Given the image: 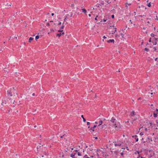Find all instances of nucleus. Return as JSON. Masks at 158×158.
Listing matches in <instances>:
<instances>
[{
	"mask_svg": "<svg viewBox=\"0 0 158 158\" xmlns=\"http://www.w3.org/2000/svg\"><path fill=\"white\" fill-rule=\"evenodd\" d=\"M116 119L114 117H112L110 120V124L112 125V127L114 128L116 130H118L121 127V126L119 123L116 122Z\"/></svg>",
	"mask_w": 158,
	"mask_h": 158,
	"instance_id": "1",
	"label": "nucleus"
},
{
	"mask_svg": "<svg viewBox=\"0 0 158 158\" xmlns=\"http://www.w3.org/2000/svg\"><path fill=\"white\" fill-rule=\"evenodd\" d=\"M130 118L131 120L130 122L133 124L134 121H136L138 119V117L136 115V114L134 111L132 112L130 114Z\"/></svg>",
	"mask_w": 158,
	"mask_h": 158,
	"instance_id": "2",
	"label": "nucleus"
},
{
	"mask_svg": "<svg viewBox=\"0 0 158 158\" xmlns=\"http://www.w3.org/2000/svg\"><path fill=\"white\" fill-rule=\"evenodd\" d=\"M17 91L14 88H13L11 89L10 91L9 90L7 91V94L10 96H15V94H17Z\"/></svg>",
	"mask_w": 158,
	"mask_h": 158,
	"instance_id": "3",
	"label": "nucleus"
},
{
	"mask_svg": "<svg viewBox=\"0 0 158 158\" xmlns=\"http://www.w3.org/2000/svg\"><path fill=\"white\" fill-rule=\"evenodd\" d=\"M113 143H114V145L115 147L120 146L122 144L121 142L118 140L117 141L114 142Z\"/></svg>",
	"mask_w": 158,
	"mask_h": 158,
	"instance_id": "4",
	"label": "nucleus"
},
{
	"mask_svg": "<svg viewBox=\"0 0 158 158\" xmlns=\"http://www.w3.org/2000/svg\"><path fill=\"white\" fill-rule=\"evenodd\" d=\"M77 153L76 152H73L71 154V157L73 158H77Z\"/></svg>",
	"mask_w": 158,
	"mask_h": 158,
	"instance_id": "5",
	"label": "nucleus"
},
{
	"mask_svg": "<svg viewBox=\"0 0 158 158\" xmlns=\"http://www.w3.org/2000/svg\"><path fill=\"white\" fill-rule=\"evenodd\" d=\"M158 40V38H154L152 40V42L153 44V45H156L157 44V40Z\"/></svg>",
	"mask_w": 158,
	"mask_h": 158,
	"instance_id": "6",
	"label": "nucleus"
},
{
	"mask_svg": "<svg viewBox=\"0 0 158 158\" xmlns=\"http://www.w3.org/2000/svg\"><path fill=\"white\" fill-rule=\"evenodd\" d=\"M147 124V125H148V127L149 128L150 127L152 128V123H150V122H146Z\"/></svg>",
	"mask_w": 158,
	"mask_h": 158,
	"instance_id": "7",
	"label": "nucleus"
},
{
	"mask_svg": "<svg viewBox=\"0 0 158 158\" xmlns=\"http://www.w3.org/2000/svg\"><path fill=\"white\" fill-rule=\"evenodd\" d=\"M133 138L135 139L136 140V142H137L138 141V138H137V135H135L132 136Z\"/></svg>",
	"mask_w": 158,
	"mask_h": 158,
	"instance_id": "8",
	"label": "nucleus"
},
{
	"mask_svg": "<svg viewBox=\"0 0 158 158\" xmlns=\"http://www.w3.org/2000/svg\"><path fill=\"white\" fill-rule=\"evenodd\" d=\"M99 124L98 125V127H99L100 125L102 124V120H100L98 122Z\"/></svg>",
	"mask_w": 158,
	"mask_h": 158,
	"instance_id": "9",
	"label": "nucleus"
},
{
	"mask_svg": "<svg viewBox=\"0 0 158 158\" xmlns=\"http://www.w3.org/2000/svg\"><path fill=\"white\" fill-rule=\"evenodd\" d=\"M41 146H43V145L41 144H40L37 147V148L38 149V151H39L40 150V148L41 147Z\"/></svg>",
	"mask_w": 158,
	"mask_h": 158,
	"instance_id": "10",
	"label": "nucleus"
},
{
	"mask_svg": "<svg viewBox=\"0 0 158 158\" xmlns=\"http://www.w3.org/2000/svg\"><path fill=\"white\" fill-rule=\"evenodd\" d=\"M108 43L112 42L114 43V40L113 39H110L107 41Z\"/></svg>",
	"mask_w": 158,
	"mask_h": 158,
	"instance_id": "11",
	"label": "nucleus"
},
{
	"mask_svg": "<svg viewBox=\"0 0 158 158\" xmlns=\"http://www.w3.org/2000/svg\"><path fill=\"white\" fill-rule=\"evenodd\" d=\"M148 2V0L147 1V2ZM146 5L147 6H148V7H150L151 6V3H150V2H149V3H148L147 4H146Z\"/></svg>",
	"mask_w": 158,
	"mask_h": 158,
	"instance_id": "12",
	"label": "nucleus"
},
{
	"mask_svg": "<svg viewBox=\"0 0 158 158\" xmlns=\"http://www.w3.org/2000/svg\"><path fill=\"white\" fill-rule=\"evenodd\" d=\"M64 34V32H63L62 33H60L57 34L56 36L60 37L62 35V34Z\"/></svg>",
	"mask_w": 158,
	"mask_h": 158,
	"instance_id": "13",
	"label": "nucleus"
},
{
	"mask_svg": "<svg viewBox=\"0 0 158 158\" xmlns=\"http://www.w3.org/2000/svg\"><path fill=\"white\" fill-rule=\"evenodd\" d=\"M153 49L154 50V51H156L157 49H158V46L156 47H153Z\"/></svg>",
	"mask_w": 158,
	"mask_h": 158,
	"instance_id": "14",
	"label": "nucleus"
},
{
	"mask_svg": "<svg viewBox=\"0 0 158 158\" xmlns=\"http://www.w3.org/2000/svg\"><path fill=\"white\" fill-rule=\"evenodd\" d=\"M81 10L82 11V12L84 13L85 14H86V10L85 9H81Z\"/></svg>",
	"mask_w": 158,
	"mask_h": 158,
	"instance_id": "15",
	"label": "nucleus"
},
{
	"mask_svg": "<svg viewBox=\"0 0 158 158\" xmlns=\"http://www.w3.org/2000/svg\"><path fill=\"white\" fill-rule=\"evenodd\" d=\"M33 38H32V37H31L29 38V42H31V41L33 40Z\"/></svg>",
	"mask_w": 158,
	"mask_h": 158,
	"instance_id": "16",
	"label": "nucleus"
},
{
	"mask_svg": "<svg viewBox=\"0 0 158 158\" xmlns=\"http://www.w3.org/2000/svg\"><path fill=\"white\" fill-rule=\"evenodd\" d=\"M81 117L83 118V121L84 122H86V120H85V118L84 117L83 115H81Z\"/></svg>",
	"mask_w": 158,
	"mask_h": 158,
	"instance_id": "17",
	"label": "nucleus"
},
{
	"mask_svg": "<svg viewBox=\"0 0 158 158\" xmlns=\"http://www.w3.org/2000/svg\"><path fill=\"white\" fill-rule=\"evenodd\" d=\"M114 29L115 30V31H112V34H114L115 32L116 31V28H114Z\"/></svg>",
	"mask_w": 158,
	"mask_h": 158,
	"instance_id": "18",
	"label": "nucleus"
},
{
	"mask_svg": "<svg viewBox=\"0 0 158 158\" xmlns=\"http://www.w3.org/2000/svg\"><path fill=\"white\" fill-rule=\"evenodd\" d=\"M81 156V153L80 152H78L77 153V156Z\"/></svg>",
	"mask_w": 158,
	"mask_h": 158,
	"instance_id": "19",
	"label": "nucleus"
},
{
	"mask_svg": "<svg viewBox=\"0 0 158 158\" xmlns=\"http://www.w3.org/2000/svg\"><path fill=\"white\" fill-rule=\"evenodd\" d=\"M65 136H66L65 135H63L62 136H60V137L61 138H63V137H64V139H66Z\"/></svg>",
	"mask_w": 158,
	"mask_h": 158,
	"instance_id": "20",
	"label": "nucleus"
},
{
	"mask_svg": "<svg viewBox=\"0 0 158 158\" xmlns=\"http://www.w3.org/2000/svg\"><path fill=\"white\" fill-rule=\"evenodd\" d=\"M39 38V36L38 35H37L35 36V39L36 40Z\"/></svg>",
	"mask_w": 158,
	"mask_h": 158,
	"instance_id": "21",
	"label": "nucleus"
},
{
	"mask_svg": "<svg viewBox=\"0 0 158 158\" xmlns=\"http://www.w3.org/2000/svg\"><path fill=\"white\" fill-rule=\"evenodd\" d=\"M157 114H156L155 113H154L153 114V116L154 117L156 118L157 117Z\"/></svg>",
	"mask_w": 158,
	"mask_h": 158,
	"instance_id": "22",
	"label": "nucleus"
},
{
	"mask_svg": "<svg viewBox=\"0 0 158 158\" xmlns=\"http://www.w3.org/2000/svg\"><path fill=\"white\" fill-rule=\"evenodd\" d=\"M106 127V125L105 124L102 125V128H105Z\"/></svg>",
	"mask_w": 158,
	"mask_h": 158,
	"instance_id": "23",
	"label": "nucleus"
},
{
	"mask_svg": "<svg viewBox=\"0 0 158 158\" xmlns=\"http://www.w3.org/2000/svg\"><path fill=\"white\" fill-rule=\"evenodd\" d=\"M68 14L66 16H65V18L64 19V21H65L66 19L68 17Z\"/></svg>",
	"mask_w": 158,
	"mask_h": 158,
	"instance_id": "24",
	"label": "nucleus"
},
{
	"mask_svg": "<svg viewBox=\"0 0 158 158\" xmlns=\"http://www.w3.org/2000/svg\"><path fill=\"white\" fill-rule=\"evenodd\" d=\"M144 50L147 51H149V49L147 48H145L144 49Z\"/></svg>",
	"mask_w": 158,
	"mask_h": 158,
	"instance_id": "25",
	"label": "nucleus"
},
{
	"mask_svg": "<svg viewBox=\"0 0 158 158\" xmlns=\"http://www.w3.org/2000/svg\"><path fill=\"white\" fill-rule=\"evenodd\" d=\"M88 157H89L87 156L86 155H85L84 156V158H88Z\"/></svg>",
	"mask_w": 158,
	"mask_h": 158,
	"instance_id": "26",
	"label": "nucleus"
},
{
	"mask_svg": "<svg viewBox=\"0 0 158 158\" xmlns=\"http://www.w3.org/2000/svg\"><path fill=\"white\" fill-rule=\"evenodd\" d=\"M151 36L152 37H154V34L153 33H152L151 34Z\"/></svg>",
	"mask_w": 158,
	"mask_h": 158,
	"instance_id": "27",
	"label": "nucleus"
},
{
	"mask_svg": "<svg viewBox=\"0 0 158 158\" xmlns=\"http://www.w3.org/2000/svg\"><path fill=\"white\" fill-rule=\"evenodd\" d=\"M94 128H93V127H91V128H90V130H91V131H94Z\"/></svg>",
	"mask_w": 158,
	"mask_h": 158,
	"instance_id": "28",
	"label": "nucleus"
},
{
	"mask_svg": "<svg viewBox=\"0 0 158 158\" xmlns=\"http://www.w3.org/2000/svg\"><path fill=\"white\" fill-rule=\"evenodd\" d=\"M156 123H157V126L158 127V120H156Z\"/></svg>",
	"mask_w": 158,
	"mask_h": 158,
	"instance_id": "29",
	"label": "nucleus"
},
{
	"mask_svg": "<svg viewBox=\"0 0 158 158\" xmlns=\"http://www.w3.org/2000/svg\"><path fill=\"white\" fill-rule=\"evenodd\" d=\"M140 135H143V132H141L139 134Z\"/></svg>",
	"mask_w": 158,
	"mask_h": 158,
	"instance_id": "30",
	"label": "nucleus"
},
{
	"mask_svg": "<svg viewBox=\"0 0 158 158\" xmlns=\"http://www.w3.org/2000/svg\"><path fill=\"white\" fill-rule=\"evenodd\" d=\"M60 28L61 29H63L64 28V26L63 25H62L61 26Z\"/></svg>",
	"mask_w": 158,
	"mask_h": 158,
	"instance_id": "31",
	"label": "nucleus"
},
{
	"mask_svg": "<svg viewBox=\"0 0 158 158\" xmlns=\"http://www.w3.org/2000/svg\"><path fill=\"white\" fill-rule=\"evenodd\" d=\"M96 6L97 7H99V4H97L96 5Z\"/></svg>",
	"mask_w": 158,
	"mask_h": 158,
	"instance_id": "32",
	"label": "nucleus"
},
{
	"mask_svg": "<svg viewBox=\"0 0 158 158\" xmlns=\"http://www.w3.org/2000/svg\"><path fill=\"white\" fill-rule=\"evenodd\" d=\"M73 152H77L78 151L77 150H75Z\"/></svg>",
	"mask_w": 158,
	"mask_h": 158,
	"instance_id": "33",
	"label": "nucleus"
},
{
	"mask_svg": "<svg viewBox=\"0 0 158 158\" xmlns=\"http://www.w3.org/2000/svg\"><path fill=\"white\" fill-rule=\"evenodd\" d=\"M58 31L59 32H62L63 31V30H59Z\"/></svg>",
	"mask_w": 158,
	"mask_h": 158,
	"instance_id": "34",
	"label": "nucleus"
},
{
	"mask_svg": "<svg viewBox=\"0 0 158 158\" xmlns=\"http://www.w3.org/2000/svg\"><path fill=\"white\" fill-rule=\"evenodd\" d=\"M107 2L108 3V4H109L111 2H110V1L109 0H108Z\"/></svg>",
	"mask_w": 158,
	"mask_h": 158,
	"instance_id": "35",
	"label": "nucleus"
},
{
	"mask_svg": "<svg viewBox=\"0 0 158 158\" xmlns=\"http://www.w3.org/2000/svg\"><path fill=\"white\" fill-rule=\"evenodd\" d=\"M143 17L144 18L146 16V14H145V15H143Z\"/></svg>",
	"mask_w": 158,
	"mask_h": 158,
	"instance_id": "36",
	"label": "nucleus"
},
{
	"mask_svg": "<svg viewBox=\"0 0 158 158\" xmlns=\"http://www.w3.org/2000/svg\"><path fill=\"white\" fill-rule=\"evenodd\" d=\"M111 17L112 19H114V15H111Z\"/></svg>",
	"mask_w": 158,
	"mask_h": 158,
	"instance_id": "37",
	"label": "nucleus"
},
{
	"mask_svg": "<svg viewBox=\"0 0 158 158\" xmlns=\"http://www.w3.org/2000/svg\"><path fill=\"white\" fill-rule=\"evenodd\" d=\"M6 104V102L4 103V102H2V105H3V104Z\"/></svg>",
	"mask_w": 158,
	"mask_h": 158,
	"instance_id": "38",
	"label": "nucleus"
},
{
	"mask_svg": "<svg viewBox=\"0 0 158 158\" xmlns=\"http://www.w3.org/2000/svg\"><path fill=\"white\" fill-rule=\"evenodd\" d=\"M106 20H107V19H104L103 20V21L104 22H106Z\"/></svg>",
	"mask_w": 158,
	"mask_h": 158,
	"instance_id": "39",
	"label": "nucleus"
},
{
	"mask_svg": "<svg viewBox=\"0 0 158 158\" xmlns=\"http://www.w3.org/2000/svg\"><path fill=\"white\" fill-rule=\"evenodd\" d=\"M87 125H89L90 124V123L89 122H87Z\"/></svg>",
	"mask_w": 158,
	"mask_h": 158,
	"instance_id": "40",
	"label": "nucleus"
},
{
	"mask_svg": "<svg viewBox=\"0 0 158 158\" xmlns=\"http://www.w3.org/2000/svg\"><path fill=\"white\" fill-rule=\"evenodd\" d=\"M97 125H94V127H93V128H94V129L96 127H97Z\"/></svg>",
	"mask_w": 158,
	"mask_h": 158,
	"instance_id": "41",
	"label": "nucleus"
},
{
	"mask_svg": "<svg viewBox=\"0 0 158 158\" xmlns=\"http://www.w3.org/2000/svg\"><path fill=\"white\" fill-rule=\"evenodd\" d=\"M120 154L122 156L123 155V152L121 153Z\"/></svg>",
	"mask_w": 158,
	"mask_h": 158,
	"instance_id": "42",
	"label": "nucleus"
},
{
	"mask_svg": "<svg viewBox=\"0 0 158 158\" xmlns=\"http://www.w3.org/2000/svg\"><path fill=\"white\" fill-rule=\"evenodd\" d=\"M121 36H122V37H123L124 35L122 33H121Z\"/></svg>",
	"mask_w": 158,
	"mask_h": 158,
	"instance_id": "43",
	"label": "nucleus"
},
{
	"mask_svg": "<svg viewBox=\"0 0 158 158\" xmlns=\"http://www.w3.org/2000/svg\"><path fill=\"white\" fill-rule=\"evenodd\" d=\"M61 24V22H59V23H58V25H60Z\"/></svg>",
	"mask_w": 158,
	"mask_h": 158,
	"instance_id": "44",
	"label": "nucleus"
},
{
	"mask_svg": "<svg viewBox=\"0 0 158 158\" xmlns=\"http://www.w3.org/2000/svg\"><path fill=\"white\" fill-rule=\"evenodd\" d=\"M145 130L146 131H148V129L147 128H145Z\"/></svg>",
	"mask_w": 158,
	"mask_h": 158,
	"instance_id": "45",
	"label": "nucleus"
},
{
	"mask_svg": "<svg viewBox=\"0 0 158 158\" xmlns=\"http://www.w3.org/2000/svg\"><path fill=\"white\" fill-rule=\"evenodd\" d=\"M98 17V15L96 16V17L95 19V20H97V17Z\"/></svg>",
	"mask_w": 158,
	"mask_h": 158,
	"instance_id": "46",
	"label": "nucleus"
},
{
	"mask_svg": "<svg viewBox=\"0 0 158 158\" xmlns=\"http://www.w3.org/2000/svg\"><path fill=\"white\" fill-rule=\"evenodd\" d=\"M104 39L106 38V37L105 36H104L103 37Z\"/></svg>",
	"mask_w": 158,
	"mask_h": 158,
	"instance_id": "47",
	"label": "nucleus"
},
{
	"mask_svg": "<svg viewBox=\"0 0 158 158\" xmlns=\"http://www.w3.org/2000/svg\"><path fill=\"white\" fill-rule=\"evenodd\" d=\"M126 4H128V6H130L131 5V3H129V4H128L127 3H126Z\"/></svg>",
	"mask_w": 158,
	"mask_h": 158,
	"instance_id": "48",
	"label": "nucleus"
},
{
	"mask_svg": "<svg viewBox=\"0 0 158 158\" xmlns=\"http://www.w3.org/2000/svg\"><path fill=\"white\" fill-rule=\"evenodd\" d=\"M94 157L93 156H90V157L91 158H93Z\"/></svg>",
	"mask_w": 158,
	"mask_h": 158,
	"instance_id": "49",
	"label": "nucleus"
},
{
	"mask_svg": "<svg viewBox=\"0 0 158 158\" xmlns=\"http://www.w3.org/2000/svg\"><path fill=\"white\" fill-rule=\"evenodd\" d=\"M157 58H156L155 59V61H157Z\"/></svg>",
	"mask_w": 158,
	"mask_h": 158,
	"instance_id": "50",
	"label": "nucleus"
},
{
	"mask_svg": "<svg viewBox=\"0 0 158 158\" xmlns=\"http://www.w3.org/2000/svg\"><path fill=\"white\" fill-rule=\"evenodd\" d=\"M95 123L96 124H97L98 123V122H95Z\"/></svg>",
	"mask_w": 158,
	"mask_h": 158,
	"instance_id": "51",
	"label": "nucleus"
},
{
	"mask_svg": "<svg viewBox=\"0 0 158 158\" xmlns=\"http://www.w3.org/2000/svg\"><path fill=\"white\" fill-rule=\"evenodd\" d=\"M129 21H130V22H131V24H132V22H131V20H129Z\"/></svg>",
	"mask_w": 158,
	"mask_h": 158,
	"instance_id": "52",
	"label": "nucleus"
},
{
	"mask_svg": "<svg viewBox=\"0 0 158 158\" xmlns=\"http://www.w3.org/2000/svg\"><path fill=\"white\" fill-rule=\"evenodd\" d=\"M149 41L150 42H151V38L149 39Z\"/></svg>",
	"mask_w": 158,
	"mask_h": 158,
	"instance_id": "53",
	"label": "nucleus"
},
{
	"mask_svg": "<svg viewBox=\"0 0 158 158\" xmlns=\"http://www.w3.org/2000/svg\"><path fill=\"white\" fill-rule=\"evenodd\" d=\"M35 95V93H33L32 94V96H34V95Z\"/></svg>",
	"mask_w": 158,
	"mask_h": 158,
	"instance_id": "54",
	"label": "nucleus"
},
{
	"mask_svg": "<svg viewBox=\"0 0 158 158\" xmlns=\"http://www.w3.org/2000/svg\"><path fill=\"white\" fill-rule=\"evenodd\" d=\"M89 15V17H90V16H91V14H89V15Z\"/></svg>",
	"mask_w": 158,
	"mask_h": 158,
	"instance_id": "55",
	"label": "nucleus"
},
{
	"mask_svg": "<svg viewBox=\"0 0 158 158\" xmlns=\"http://www.w3.org/2000/svg\"><path fill=\"white\" fill-rule=\"evenodd\" d=\"M51 15H52V16H53L54 15V13H52Z\"/></svg>",
	"mask_w": 158,
	"mask_h": 158,
	"instance_id": "56",
	"label": "nucleus"
},
{
	"mask_svg": "<svg viewBox=\"0 0 158 158\" xmlns=\"http://www.w3.org/2000/svg\"><path fill=\"white\" fill-rule=\"evenodd\" d=\"M143 16V15H139V17H143V16Z\"/></svg>",
	"mask_w": 158,
	"mask_h": 158,
	"instance_id": "57",
	"label": "nucleus"
},
{
	"mask_svg": "<svg viewBox=\"0 0 158 158\" xmlns=\"http://www.w3.org/2000/svg\"><path fill=\"white\" fill-rule=\"evenodd\" d=\"M72 15H73V14H71V15L70 16V17H71L72 16Z\"/></svg>",
	"mask_w": 158,
	"mask_h": 158,
	"instance_id": "58",
	"label": "nucleus"
},
{
	"mask_svg": "<svg viewBox=\"0 0 158 158\" xmlns=\"http://www.w3.org/2000/svg\"><path fill=\"white\" fill-rule=\"evenodd\" d=\"M147 23H150V22H149V21H148V22H147Z\"/></svg>",
	"mask_w": 158,
	"mask_h": 158,
	"instance_id": "59",
	"label": "nucleus"
},
{
	"mask_svg": "<svg viewBox=\"0 0 158 158\" xmlns=\"http://www.w3.org/2000/svg\"><path fill=\"white\" fill-rule=\"evenodd\" d=\"M130 122V121H127V122L128 123V122Z\"/></svg>",
	"mask_w": 158,
	"mask_h": 158,
	"instance_id": "60",
	"label": "nucleus"
},
{
	"mask_svg": "<svg viewBox=\"0 0 158 158\" xmlns=\"http://www.w3.org/2000/svg\"><path fill=\"white\" fill-rule=\"evenodd\" d=\"M126 6L127 7V8L128 7V6L127 5H126Z\"/></svg>",
	"mask_w": 158,
	"mask_h": 158,
	"instance_id": "61",
	"label": "nucleus"
},
{
	"mask_svg": "<svg viewBox=\"0 0 158 158\" xmlns=\"http://www.w3.org/2000/svg\"><path fill=\"white\" fill-rule=\"evenodd\" d=\"M113 28H116V27H115V26H113Z\"/></svg>",
	"mask_w": 158,
	"mask_h": 158,
	"instance_id": "62",
	"label": "nucleus"
},
{
	"mask_svg": "<svg viewBox=\"0 0 158 158\" xmlns=\"http://www.w3.org/2000/svg\"><path fill=\"white\" fill-rule=\"evenodd\" d=\"M156 110L157 111H158V109H156Z\"/></svg>",
	"mask_w": 158,
	"mask_h": 158,
	"instance_id": "63",
	"label": "nucleus"
},
{
	"mask_svg": "<svg viewBox=\"0 0 158 158\" xmlns=\"http://www.w3.org/2000/svg\"><path fill=\"white\" fill-rule=\"evenodd\" d=\"M151 94H153V93H151Z\"/></svg>",
	"mask_w": 158,
	"mask_h": 158,
	"instance_id": "64",
	"label": "nucleus"
}]
</instances>
